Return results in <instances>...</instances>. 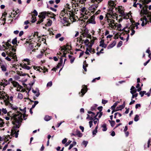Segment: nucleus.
I'll use <instances>...</instances> for the list:
<instances>
[{
	"mask_svg": "<svg viewBox=\"0 0 151 151\" xmlns=\"http://www.w3.org/2000/svg\"><path fill=\"white\" fill-rule=\"evenodd\" d=\"M22 120V115L21 114L18 113L17 114H14L12 116L11 121L14 126L11 130V134L13 135L16 132V130H18L21 124V123Z\"/></svg>",
	"mask_w": 151,
	"mask_h": 151,
	"instance_id": "obj_1",
	"label": "nucleus"
},
{
	"mask_svg": "<svg viewBox=\"0 0 151 151\" xmlns=\"http://www.w3.org/2000/svg\"><path fill=\"white\" fill-rule=\"evenodd\" d=\"M20 110L22 111V113H21V112H19L17 110V112H16L15 113H14L11 116H10V117H8V116H6L5 117V119L7 120H9L10 119V117H11H11L13 115V114H17L18 113H20L22 114V117L23 116V118L24 120H26L27 118V116H26V114L25 113L26 112V108L24 107V109H22L20 108Z\"/></svg>",
	"mask_w": 151,
	"mask_h": 151,
	"instance_id": "obj_2",
	"label": "nucleus"
},
{
	"mask_svg": "<svg viewBox=\"0 0 151 151\" xmlns=\"http://www.w3.org/2000/svg\"><path fill=\"white\" fill-rule=\"evenodd\" d=\"M46 13L47 12L45 11L39 13V15L38 16L39 19L37 22V24L39 25L44 21V19L45 18Z\"/></svg>",
	"mask_w": 151,
	"mask_h": 151,
	"instance_id": "obj_3",
	"label": "nucleus"
},
{
	"mask_svg": "<svg viewBox=\"0 0 151 151\" xmlns=\"http://www.w3.org/2000/svg\"><path fill=\"white\" fill-rule=\"evenodd\" d=\"M29 14H30L31 16V19L30 22L32 23L35 22L37 21L35 16H37L38 15V13L37 11L35 9L33 12H32L30 13H29Z\"/></svg>",
	"mask_w": 151,
	"mask_h": 151,
	"instance_id": "obj_4",
	"label": "nucleus"
},
{
	"mask_svg": "<svg viewBox=\"0 0 151 151\" xmlns=\"http://www.w3.org/2000/svg\"><path fill=\"white\" fill-rule=\"evenodd\" d=\"M108 4V5H109V9H108V12H111L113 14V10L115 8V5L116 4H115L113 1H109Z\"/></svg>",
	"mask_w": 151,
	"mask_h": 151,
	"instance_id": "obj_5",
	"label": "nucleus"
},
{
	"mask_svg": "<svg viewBox=\"0 0 151 151\" xmlns=\"http://www.w3.org/2000/svg\"><path fill=\"white\" fill-rule=\"evenodd\" d=\"M63 47H60L61 48V51L64 50L66 52L67 50H70L72 48L71 45L70 44L69 45L68 43H67L65 45L63 46Z\"/></svg>",
	"mask_w": 151,
	"mask_h": 151,
	"instance_id": "obj_6",
	"label": "nucleus"
},
{
	"mask_svg": "<svg viewBox=\"0 0 151 151\" xmlns=\"http://www.w3.org/2000/svg\"><path fill=\"white\" fill-rule=\"evenodd\" d=\"M125 105V102L124 101L122 105H120L119 106L117 107L116 108V109H115L114 110H113L111 112V114H113L115 112L119 110H121L122 109L124 108Z\"/></svg>",
	"mask_w": 151,
	"mask_h": 151,
	"instance_id": "obj_7",
	"label": "nucleus"
},
{
	"mask_svg": "<svg viewBox=\"0 0 151 151\" xmlns=\"http://www.w3.org/2000/svg\"><path fill=\"white\" fill-rule=\"evenodd\" d=\"M88 90L87 86H86L84 85V87L82 88L81 90V92L79 93L80 94L81 93V96H83L84 94Z\"/></svg>",
	"mask_w": 151,
	"mask_h": 151,
	"instance_id": "obj_8",
	"label": "nucleus"
},
{
	"mask_svg": "<svg viewBox=\"0 0 151 151\" xmlns=\"http://www.w3.org/2000/svg\"><path fill=\"white\" fill-rule=\"evenodd\" d=\"M87 23H92L93 24H96V22L95 21V16L93 15L88 20Z\"/></svg>",
	"mask_w": 151,
	"mask_h": 151,
	"instance_id": "obj_9",
	"label": "nucleus"
},
{
	"mask_svg": "<svg viewBox=\"0 0 151 151\" xmlns=\"http://www.w3.org/2000/svg\"><path fill=\"white\" fill-rule=\"evenodd\" d=\"M32 76L33 78V79L32 81H31L30 83H29V85L31 86L30 88L29 87V92L31 90V86L33 85L35 81V80L34 79V78H35V76Z\"/></svg>",
	"mask_w": 151,
	"mask_h": 151,
	"instance_id": "obj_10",
	"label": "nucleus"
},
{
	"mask_svg": "<svg viewBox=\"0 0 151 151\" xmlns=\"http://www.w3.org/2000/svg\"><path fill=\"white\" fill-rule=\"evenodd\" d=\"M148 6L145 5L144 7H142V10L143 11V14L146 15L148 13Z\"/></svg>",
	"mask_w": 151,
	"mask_h": 151,
	"instance_id": "obj_11",
	"label": "nucleus"
},
{
	"mask_svg": "<svg viewBox=\"0 0 151 151\" xmlns=\"http://www.w3.org/2000/svg\"><path fill=\"white\" fill-rule=\"evenodd\" d=\"M7 54L8 55V56L12 57V58L13 59H14V60H17V56L16 55V53H14L13 54L12 53H10Z\"/></svg>",
	"mask_w": 151,
	"mask_h": 151,
	"instance_id": "obj_12",
	"label": "nucleus"
},
{
	"mask_svg": "<svg viewBox=\"0 0 151 151\" xmlns=\"http://www.w3.org/2000/svg\"><path fill=\"white\" fill-rule=\"evenodd\" d=\"M116 43V41L114 40L112 43L110 44L107 47V49H110L115 46Z\"/></svg>",
	"mask_w": 151,
	"mask_h": 151,
	"instance_id": "obj_13",
	"label": "nucleus"
},
{
	"mask_svg": "<svg viewBox=\"0 0 151 151\" xmlns=\"http://www.w3.org/2000/svg\"><path fill=\"white\" fill-rule=\"evenodd\" d=\"M69 14V19H70V20L71 21V22H74V20H75V19H74L73 16L75 15V14H70V13Z\"/></svg>",
	"mask_w": 151,
	"mask_h": 151,
	"instance_id": "obj_14",
	"label": "nucleus"
},
{
	"mask_svg": "<svg viewBox=\"0 0 151 151\" xmlns=\"http://www.w3.org/2000/svg\"><path fill=\"white\" fill-rule=\"evenodd\" d=\"M76 133L77 136L79 137H81L83 135V134L81 133L80 131H79L78 130H76Z\"/></svg>",
	"mask_w": 151,
	"mask_h": 151,
	"instance_id": "obj_15",
	"label": "nucleus"
},
{
	"mask_svg": "<svg viewBox=\"0 0 151 151\" xmlns=\"http://www.w3.org/2000/svg\"><path fill=\"white\" fill-rule=\"evenodd\" d=\"M29 100L31 102H34L33 101L31 100L29 98ZM34 104H33L32 105V107L31 108L32 109L34 108L35 107V106L38 103V102L37 101H34Z\"/></svg>",
	"mask_w": 151,
	"mask_h": 151,
	"instance_id": "obj_16",
	"label": "nucleus"
},
{
	"mask_svg": "<svg viewBox=\"0 0 151 151\" xmlns=\"http://www.w3.org/2000/svg\"><path fill=\"white\" fill-rule=\"evenodd\" d=\"M101 127L103 128V129H102V130L103 131L105 132L107 130V125L106 124L104 123L103 124L102 126Z\"/></svg>",
	"mask_w": 151,
	"mask_h": 151,
	"instance_id": "obj_17",
	"label": "nucleus"
},
{
	"mask_svg": "<svg viewBox=\"0 0 151 151\" xmlns=\"http://www.w3.org/2000/svg\"><path fill=\"white\" fill-rule=\"evenodd\" d=\"M52 23V21L51 20L49 19L47 23V24H45V26L47 27V26L48 27L50 26Z\"/></svg>",
	"mask_w": 151,
	"mask_h": 151,
	"instance_id": "obj_18",
	"label": "nucleus"
},
{
	"mask_svg": "<svg viewBox=\"0 0 151 151\" xmlns=\"http://www.w3.org/2000/svg\"><path fill=\"white\" fill-rule=\"evenodd\" d=\"M52 119V117L51 116H50L48 115L46 116L45 118L44 119L45 121H48Z\"/></svg>",
	"mask_w": 151,
	"mask_h": 151,
	"instance_id": "obj_19",
	"label": "nucleus"
},
{
	"mask_svg": "<svg viewBox=\"0 0 151 151\" xmlns=\"http://www.w3.org/2000/svg\"><path fill=\"white\" fill-rule=\"evenodd\" d=\"M5 82L3 83H1L2 84L1 85L3 86L4 87L5 86H7V85L10 84V82L9 81H8L6 80H4Z\"/></svg>",
	"mask_w": 151,
	"mask_h": 151,
	"instance_id": "obj_20",
	"label": "nucleus"
},
{
	"mask_svg": "<svg viewBox=\"0 0 151 151\" xmlns=\"http://www.w3.org/2000/svg\"><path fill=\"white\" fill-rule=\"evenodd\" d=\"M119 103V101H117L115 103L114 105L111 107V109L113 110L115 109L116 107L117 106L118 104Z\"/></svg>",
	"mask_w": 151,
	"mask_h": 151,
	"instance_id": "obj_21",
	"label": "nucleus"
},
{
	"mask_svg": "<svg viewBox=\"0 0 151 151\" xmlns=\"http://www.w3.org/2000/svg\"><path fill=\"white\" fill-rule=\"evenodd\" d=\"M21 65L23 68L28 70V66L27 65V64L25 63H22Z\"/></svg>",
	"mask_w": 151,
	"mask_h": 151,
	"instance_id": "obj_22",
	"label": "nucleus"
},
{
	"mask_svg": "<svg viewBox=\"0 0 151 151\" xmlns=\"http://www.w3.org/2000/svg\"><path fill=\"white\" fill-rule=\"evenodd\" d=\"M108 121L110 123L111 126L113 127L115 124V122L114 121L109 120Z\"/></svg>",
	"mask_w": 151,
	"mask_h": 151,
	"instance_id": "obj_23",
	"label": "nucleus"
},
{
	"mask_svg": "<svg viewBox=\"0 0 151 151\" xmlns=\"http://www.w3.org/2000/svg\"><path fill=\"white\" fill-rule=\"evenodd\" d=\"M12 84L14 86V87H17L19 85V83L17 82L14 81H12Z\"/></svg>",
	"mask_w": 151,
	"mask_h": 151,
	"instance_id": "obj_24",
	"label": "nucleus"
},
{
	"mask_svg": "<svg viewBox=\"0 0 151 151\" xmlns=\"http://www.w3.org/2000/svg\"><path fill=\"white\" fill-rule=\"evenodd\" d=\"M98 128V125H97L95 127V128L94 131L92 132V134L93 135H95L96 134V133L97 132V129Z\"/></svg>",
	"mask_w": 151,
	"mask_h": 151,
	"instance_id": "obj_25",
	"label": "nucleus"
},
{
	"mask_svg": "<svg viewBox=\"0 0 151 151\" xmlns=\"http://www.w3.org/2000/svg\"><path fill=\"white\" fill-rule=\"evenodd\" d=\"M1 70L3 71H5L6 70V66L4 65H2L1 67Z\"/></svg>",
	"mask_w": 151,
	"mask_h": 151,
	"instance_id": "obj_26",
	"label": "nucleus"
},
{
	"mask_svg": "<svg viewBox=\"0 0 151 151\" xmlns=\"http://www.w3.org/2000/svg\"><path fill=\"white\" fill-rule=\"evenodd\" d=\"M17 38L16 37L12 40V43L13 45H15L17 44Z\"/></svg>",
	"mask_w": 151,
	"mask_h": 151,
	"instance_id": "obj_27",
	"label": "nucleus"
},
{
	"mask_svg": "<svg viewBox=\"0 0 151 151\" xmlns=\"http://www.w3.org/2000/svg\"><path fill=\"white\" fill-rule=\"evenodd\" d=\"M118 11L119 13L122 16H124L125 15L124 12L122 10H121L120 9H119Z\"/></svg>",
	"mask_w": 151,
	"mask_h": 151,
	"instance_id": "obj_28",
	"label": "nucleus"
},
{
	"mask_svg": "<svg viewBox=\"0 0 151 151\" xmlns=\"http://www.w3.org/2000/svg\"><path fill=\"white\" fill-rule=\"evenodd\" d=\"M146 93V91H140L139 93V94L141 95V96L142 97L144 96V94H145Z\"/></svg>",
	"mask_w": 151,
	"mask_h": 151,
	"instance_id": "obj_29",
	"label": "nucleus"
},
{
	"mask_svg": "<svg viewBox=\"0 0 151 151\" xmlns=\"http://www.w3.org/2000/svg\"><path fill=\"white\" fill-rule=\"evenodd\" d=\"M139 116L137 114L136 115L134 118V121L137 122L139 120Z\"/></svg>",
	"mask_w": 151,
	"mask_h": 151,
	"instance_id": "obj_30",
	"label": "nucleus"
},
{
	"mask_svg": "<svg viewBox=\"0 0 151 151\" xmlns=\"http://www.w3.org/2000/svg\"><path fill=\"white\" fill-rule=\"evenodd\" d=\"M44 54V52L43 51H41V54H40L38 55L37 56V57L38 58H41L43 54Z\"/></svg>",
	"mask_w": 151,
	"mask_h": 151,
	"instance_id": "obj_31",
	"label": "nucleus"
},
{
	"mask_svg": "<svg viewBox=\"0 0 151 151\" xmlns=\"http://www.w3.org/2000/svg\"><path fill=\"white\" fill-rule=\"evenodd\" d=\"M118 114L119 116L120 117L122 116V114L116 112L114 114V118L116 119V115Z\"/></svg>",
	"mask_w": 151,
	"mask_h": 151,
	"instance_id": "obj_32",
	"label": "nucleus"
},
{
	"mask_svg": "<svg viewBox=\"0 0 151 151\" xmlns=\"http://www.w3.org/2000/svg\"><path fill=\"white\" fill-rule=\"evenodd\" d=\"M151 2V0H144L143 4H148L149 2Z\"/></svg>",
	"mask_w": 151,
	"mask_h": 151,
	"instance_id": "obj_33",
	"label": "nucleus"
},
{
	"mask_svg": "<svg viewBox=\"0 0 151 151\" xmlns=\"http://www.w3.org/2000/svg\"><path fill=\"white\" fill-rule=\"evenodd\" d=\"M4 124V122L3 121V120L0 118V127H2Z\"/></svg>",
	"mask_w": 151,
	"mask_h": 151,
	"instance_id": "obj_34",
	"label": "nucleus"
},
{
	"mask_svg": "<svg viewBox=\"0 0 151 151\" xmlns=\"http://www.w3.org/2000/svg\"><path fill=\"white\" fill-rule=\"evenodd\" d=\"M97 106V105L96 104L94 106L91 107V110L93 111L95 110L96 109Z\"/></svg>",
	"mask_w": 151,
	"mask_h": 151,
	"instance_id": "obj_35",
	"label": "nucleus"
},
{
	"mask_svg": "<svg viewBox=\"0 0 151 151\" xmlns=\"http://www.w3.org/2000/svg\"><path fill=\"white\" fill-rule=\"evenodd\" d=\"M23 96L22 94L21 93H19L18 96V98L20 99L23 98Z\"/></svg>",
	"mask_w": 151,
	"mask_h": 151,
	"instance_id": "obj_36",
	"label": "nucleus"
},
{
	"mask_svg": "<svg viewBox=\"0 0 151 151\" xmlns=\"http://www.w3.org/2000/svg\"><path fill=\"white\" fill-rule=\"evenodd\" d=\"M132 99L131 100H132L134 98H136L137 97L138 95V93H136L135 94H132Z\"/></svg>",
	"mask_w": 151,
	"mask_h": 151,
	"instance_id": "obj_37",
	"label": "nucleus"
},
{
	"mask_svg": "<svg viewBox=\"0 0 151 151\" xmlns=\"http://www.w3.org/2000/svg\"><path fill=\"white\" fill-rule=\"evenodd\" d=\"M52 85V82L51 81H50L48 82L47 85V86L48 87H51Z\"/></svg>",
	"mask_w": 151,
	"mask_h": 151,
	"instance_id": "obj_38",
	"label": "nucleus"
},
{
	"mask_svg": "<svg viewBox=\"0 0 151 151\" xmlns=\"http://www.w3.org/2000/svg\"><path fill=\"white\" fill-rule=\"evenodd\" d=\"M88 143V141L84 140L82 142V144L84 145L85 146V147H86Z\"/></svg>",
	"mask_w": 151,
	"mask_h": 151,
	"instance_id": "obj_39",
	"label": "nucleus"
},
{
	"mask_svg": "<svg viewBox=\"0 0 151 151\" xmlns=\"http://www.w3.org/2000/svg\"><path fill=\"white\" fill-rule=\"evenodd\" d=\"M88 64H86V66L84 65H83V68L84 69V71L86 72L87 71V69L86 68V67H88Z\"/></svg>",
	"mask_w": 151,
	"mask_h": 151,
	"instance_id": "obj_40",
	"label": "nucleus"
},
{
	"mask_svg": "<svg viewBox=\"0 0 151 151\" xmlns=\"http://www.w3.org/2000/svg\"><path fill=\"white\" fill-rule=\"evenodd\" d=\"M122 44V41H120L117 45V47H120Z\"/></svg>",
	"mask_w": 151,
	"mask_h": 151,
	"instance_id": "obj_41",
	"label": "nucleus"
},
{
	"mask_svg": "<svg viewBox=\"0 0 151 151\" xmlns=\"http://www.w3.org/2000/svg\"><path fill=\"white\" fill-rule=\"evenodd\" d=\"M2 111L4 114H6L7 113V111L6 109L2 108Z\"/></svg>",
	"mask_w": 151,
	"mask_h": 151,
	"instance_id": "obj_42",
	"label": "nucleus"
},
{
	"mask_svg": "<svg viewBox=\"0 0 151 151\" xmlns=\"http://www.w3.org/2000/svg\"><path fill=\"white\" fill-rule=\"evenodd\" d=\"M137 91V89L133 90H131L130 92L132 94H134L136 93Z\"/></svg>",
	"mask_w": 151,
	"mask_h": 151,
	"instance_id": "obj_43",
	"label": "nucleus"
},
{
	"mask_svg": "<svg viewBox=\"0 0 151 151\" xmlns=\"http://www.w3.org/2000/svg\"><path fill=\"white\" fill-rule=\"evenodd\" d=\"M135 26H133V25L132 24L131 26L130 27H129L128 28V29H130L131 30H132V29L134 30V29H135Z\"/></svg>",
	"mask_w": 151,
	"mask_h": 151,
	"instance_id": "obj_44",
	"label": "nucleus"
},
{
	"mask_svg": "<svg viewBox=\"0 0 151 151\" xmlns=\"http://www.w3.org/2000/svg\"><path fill=\"white\" fill-rule=\"evenodd\" d=\"M87 0H79V2L82 4L85 3Z\"/></svg>",
	"mask_w": 151,
	"mask_h": 151,
	"instance_id": "obj_45",
	"label": "nucleus"
},
{
	"mask_svg": "<svg viewBox=\"0 0 151 151\" xmlns=\"http://www.w3.org/2000/svg\"><path fill=\"white\" fill-rule=\"evenodd\" d=\"M146 52L147 53H148L149 54V56L148 57L150 58V47H149L148 49L146 50Z\"/></svg>",
	"mask_w": 151,
	"mask_h": 151,
	"instance_id": "obj_46",
	"label": "nucleus"
},
{
	"mask_svg": "<svg viewBox=\"0 0 151 151\" xmlns=\"http://www.w3.org/2000/svg\"><path fill=\"white\" fill-rule=\"evenodd\" d=\"M99 46L100 47H102L104 48H106L107 47V45L105 44H104L103 45H101V44H100Z\"/></svg>",
	"mask_w": 151,
	"mask_h": 151,
	"instance_id": "obj_47",
	"label": "nucleus"
},
{
	"mask_svg": "<svg viewBox=\"0 0 151 151\" xmlns=\"http://www.w3.org/2000/svg\"><path fill=\"white\" fill-rule=\"evenodd\" d=\"M71 141H70V140L68 141L66 143V144L65 145V147H67L71 143Z\"/></svg>",
	"mask_w": 151,
	"mask_h": 151,
	"instance_id": "obj_48",
	"label": "nucleus"
},
{
	"mask_svg": "<svg viewBox=\"0 0 151 151\" xmlns=\"http://www.w3.org/2000/svg\"><path fill=\"white\" fill-rule=\"evenodd\" d=\"M61 36V35L60 33H58L57 34L55 37V38L56 39L60 37Z\"/></svg>",
	"mask_w": 151,
	"mask_h": 151,
	"instance_id": "obj_49",
	"label": "nucleus"
},
{
	"mask_svg": "<svg viewBox=\"0 0 151 151\" xmlns=\"http://www.w3.org/2000/svg\"><path fill=\"white\" fill-rule=\"evenodd\" d=\"M108 102V101L104 99H102V103L103 104H105Z\"/></svg>",
	"mask_w": 151,
	"mask_h": 151,
	"instance_id": "obj_50",
	"label": "nucleus"
},
{
	"mask_svg": "<svg viewBox=\"0 0 151 151\" xmlns=\"http://www.w3.org/2000/svg\"><path fill=\"white\" fill-rule=\"evenodd\" d=\"M67 141V139L65 138L64 139H63L62 141V143L63 144H65Z\"/></svg>",
	"mask_w": 151,
	"mask_h": 151,
	"instance_id": "obj_51",
	"label": "nucleus"
},
{
	"mask_svg": "<svg viewBox=\"0 0 151 151\" xmlns=\"http://www.w3.org/2000/svg\"><path fill=\"white\" fill-rule=\"evenodd\" d=\"M150 142H151V138H150L148 141L147 147H149Z\"/></svg>",
	"mask_w": 151,
	"mask_h": 151,
	"instance_id": "obj_52",
	"label": "nucleus"
},
{
	"mask_svg": "<svg viewBox=\"0 0 151 151\" xmlns=\"http://www.w3.org/2000/svg\"><path fill=\"white\" fill-rule=\"evenodd\" d=\"M68 18H67L66 17H63V20L66 22H68Z\"/></svg>",
	"mask_w": 151,
	"mask_h": 151,
	"instance_id": "obj_53",
	"label": "nucleus"
},
{
	"mask_svg": "<svg viewBox=\"0 0 151 151\" xmlns=\"http://www.w3.org/2000/svg\"><path fill=\"white\" fill-rule=\"evenodd\" d=\"M103 107L102 106H100L97 109L99 110V112L101 111L102 110Z\"/></svg>",
	"mask_w": 151,
	"mask_h": 151,
	"instance_id": "obj_54",
	"label": "nucleus"
},
{
	"mask_svg": "<svg viewBox=\"0 0 151 151\" xmlns=\"http://www.w3.org/2000/svg\"><path fill=\"white\" fill-rule=\"evenodd\" d=\"M86 45H87L90 49L92 50V47L93 45H92L91 44H90V45H88V44H86Z\"/></svg>",
	"mask_w": 151,
	"mask_h": 151,
	"instance_id": "obj_55",
	"label": "nucleus"
},
{
	"mask_svg": "<svg viewBox=\"0 0 151 151\" xmlns=\"http://www.w3.org/2000/svg\"><path fill=\"white\" fill-rule=\"evenodd\" d=\"M151 93V91H150V90H149V91L147 93H145V94L147 95V96L149 97V96H150Z\"/></svg>",
	"mask_w": 151,
	"mask_h": 151,
	"instance_id": "obj_56",
	"label": "nucleus"
},
{
	"mask_svg": "<svg viewBox=\"0 0 151 151\" xmlns=\"http://www.w3.org/2000/svg\"><path fill=\"white\" fill-rule=\"evenodd\" d=\"M90 127L91 128V127L92 126H93V121H90L89 122Z\"/></svg>",
	"mask_w": 151,
	"mask_h": 151,
	"instance_id": "obj_57",
	"label": "nucleus"
},
{
	"mask_svg": "<svg viewBox=\"0 0 151 151\" xmlns=\"http://www.w3.org/2000/svg\"><path fill=\"white\" fill-rule=\"evenodd\" d=\"M141 106L140 104H136L135 105V108L136 109H137L139 107H140Z\"/></svg>",
	"mask_w": 151,
	"mask_h": 151,
	"instance_id": "obj_58",
	"label": "nucleus"
},
{
	"mask_svg": "<svg viewBox=\"0 0 151 151\" xmlns=\"http://www.w3.org/2000/svg\"><path fill=\"white\" fill-rule=\"evenodd\" d=\"M139 22H137L135 23V27H136V29H137L138 28V25H139Z\"/></svg>",
	"mask_w": 151,
	"mask_h": 151,
	"instance_id": "obj_59",
	"label": "nucleus"
},
{
	"mask_svg": "<svg viewBox=\"0 0 151 151\" xmlns=\"http://www.w3.org/2000/svg\"><path fill=\"white\" fill-rule=\"evenodd\" d=\"M63 62V59L62 58H60V62L59 63V64H62Z\"/></svg>",
	"mask_w": 151,
	"mask_h": 151,
	"instance_id": "obj_60",
	"label": "nucleus"
},
{
	"mask_svg": "<svg viewBox=\"0 0 151 151\" xmlns=\"http://www.w3.org/2000/svg\"><path fill=\"white\" fill-rule=\"evenodd\" d=\"M79 128L82 130V132H84V128L83 127L80 126H79Z\"/></svg>",
	"mask_w": 151,
	"mask_h": 151,
	"instance_id": "obj_61",
	"label": "nucleus"
},
{
	"mask_svg": "<svg viewBox=\"0 0 151 151\" xmlns=\"http://www.w3.org/2000/svg\"><path fill=\"white\" fill-rule=\"evenodd\" d=\"M47 12V13L46 14V15L48 16V14L52 15V14H53V13L51 12Z\"/></svg>",
	"mask_w": 151,
	"mask_h": 151,
	"instance_id": "obj_62",
	"label": "nucleus"
},
{
	"mask_svg": "<svg viewBox=\"0 0 151 151\" xmlns=\"http://www.w3.org/2000/svg\"><path fill=\"white\" fill-rule=\"evenodd\" d=\"M103 115V112L102 111L99 112V115L98 117L99 118H100L101 117V116Z\"/></svg>",
	"mask_w": 151,
	"mask_h": 151,
	"instance_id": "obj_63",
	"label": "nucleus"
},
{
	"mask_svg": "<svg viewBox=\"0 0 151 151\" xmlns=\"http://www.w3.org/2000/svg\"><path fill=\"white\" fill-rule=\"evenodd\" d=\"M104 40L102 39L100 42V44H101V45H103L104 44Z\"/></svg>",
	"mask_w": 151,
	"mask_h": 151,
	"instance_id": "obj_64",
	"label": "nucleus"
}]
</instances>
